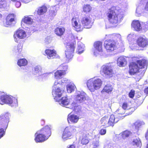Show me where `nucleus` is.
<instances>
[{
  "label": "nucleus",
  "mask_w": 148,
  "mask_h": 148,
  "mask_svg": "<svg viewBox=\"0 0 148 148\" xmlns=\"http://www.w3.org/2000/svg\"><path fill=\"white\" fill-rule=\"evenodd\" d=\"M107 15L109 22L114 26L121 21L123 16L121 10L118 7L114 6L108 10Z\"/></svg>",
  "instance_id": "f257e3e1"
},
{
  "label": "nucleus",
  "mask_w": 148,
  "mask_h": 148,
  "mask_svg": "<svg viewBox=\"0 0 148 148\" xmlns=\"http://www.w3.org/2000/svg\"><path fill=\"white\" fill-rule=\"evenodd\" d=\"M88 142L89 141L87 136L83 137L81 140V143L83 145H86Z\"/></svg>",
  "instance_id": "09e8293b"
},
{
  "label": "nucleus",
  "mask_w": 148,
  "mask_h": 148,
  "mask_svg": "<svg viewBox=\"0 0 148 148\" xmlns=\"http://www.w3.org/2000/svg\"><path fill=\"white\" fill-rule=\"evenodd\" d=\"M63 91L59 88H53L52 95L56 101H60Z\"/></svg>",
  "instance_id": "dca6fc26"
},
{
  "label": "nucleus",
  "mask_w": 148,
  "mask_h": 148,
  "mask_svg": "<svg viewBox=\"0 0 148 148\" xmlns=\"http://www.w3.org/2000/svg\"><path fill=\"white\" fill-rule=\"evenodd\" d=\"M128 105L127 104V103L126 102H124L123 103V104L122 106V108L125 111V110H126L127 109H128Z\"/></svg>",
  "instance_id": "6e6d98bb"
},
{
  "label": "nucleus",
  "mask_w": 148,
  "mask_h": 148,
  "mask_svg": "<svg viewBox=\"0 0 148 148\" xmlns=\"http://www.w3.org/2000/svg\"><path fill=\"white\" fill-rule=\"evenodd\" d=\"M6 5V0H0V8L5 7Z\"/></svg>",
  "instance_id": "8fccbe9b"
},
{
  "label": "nucleus",
  "mask_w": 148,
  "mask_h": 148,
  "mask_svg": "<svg viewBox=\"0 0 148 148\" xmlns=\"http://www.w3.org/2000/svg\"><path fill=\"white\" fill-rule=\"evenodd\" d=\"M130 47L132 50H137L138 49V47L136 46V44H130Z\"/></svg>",
  "instance_id": "864d4df0"
},
{
  "label": "nucleus",
  "mask_w": 148,
  "mask_h": 148,
  "mask_svg": "<svg viewBox=\"0 0 148 148\" xmlns=\"http://www.w3.org/2000/svg\"><path fill=\"white\" fill-rule=\"evenodd\" d=\"M79 119V117L76 115H71L69 114L68 115L67 120L69 123H76L78 121Z\"/></svg>",
  "instance_id": "393cba45"
},
{
  "label": "nucleus",
  "mask_w": 148,
  "mask_h": 148,
  "mask_svg": "<svg viewBox=\"0 0 148 148\" xmlns=\"http://www.w3.org/2000/svg\"><path fill=\"white\" fill-rule=\"evenodd\" d=\"M145 123L142 121H138L134 123V125L135 128L138 129L142 126L144 125Z\"/></svg>",
  "instance_id": "58836bf2"
},
{
  "label": "nucleus",
  "mask_w": 148,
  "mask_h": 148,
  "mask_svg": "<svg viewBox=\"0 0 148 148\" xmlns=\"http://www.w3.org/2000/svg\"><path fill=\"white\" fill-rule=\"evenodd\" d=\"M143 26V29L144 30L148 29V21L145 23H142Z\"/></svg>",
  "instance_id": "5fc2aeb1"
},
{
  "label": "nucleus",
  "mask_w": 148,
  "mask_h": 148,
  "mask_svg": "<svg viewBox=\"0 0 148 148\" xmlns=\"http://www.w3.org/2000/svg\"><path fill=\"white\" fill-rule=\"evenodd\" d=\"M142 23L143 22H140L138 20H134L132 23V26L134 29L136 31H140L142 29H143V26Z\"/></svg>",
  "instance_id": "a211bd4d"
},
{
  "label": "nucleus",
  "mask_w": 148,
  "mask_h": 148,
  "mask_svg": "<svg viewBox=\"0 0 148 148\" xmlns=\"http://www.w3.org/2000/svg\"><path fill=\"white\" fill-rule=\"evenodd\" d=\"M126 62L125 59L123 57L121 56L119 58L117 61V64L118 66H124Z\"/></svg>",
  "instance_id": "7c9ffc66"
},
{
  "label": "nucleus",
  "mask_w": 148,
  "mask_h": 148,
  "mask_svg": "<svg viewBox=\"0 0 148 148\" xmlns=\"http://www.w3.org/2000/svg\"><path fill=\"white\" fill-rule=\"evenodd\" d=\"M10 114L6 112L0 116V138L4 135L9 122Z\"/></svg>",
  "instance_id": "20e7f679"
},
{
  "label": "nucleus",
  "mask_w": 148,
  "mask_h": 148,
  "mask_svg": "<svg viewBox=\"0 0 148 148\" xmlns=\"http://www.w3.org/2000/svg\"><path fill=\"white\" fill-rule=\"evenodd\" d=\"M15 16L13 14H10L7 17L6 21L4 23V26L8 27L11 25L14 21Z\"/></svg>",
  "instance_id": "412c9836"
},
{
  "label": "nucleus",
  "mask_w": 148,
  "mask_h": 148,
  "mask_svg": "<svg viewBox=\"0 0 148 148\" xmlns=\"http://www.w3.org/2000/svg\"><path fill=\"white\" fill-rule=\"evenodd\" d=\"M26 36L27 34L25 31L20 29L17 30L14 35V40L16 42H18L19 39H24Z\"/></svg>",
  "instance_id": "9b49d317"
},
{
  "label": "nucleus",
  "mask_w": 148,
  "mask_h": 148,
  "mask_svg": "<svg viewBox=\"0 0 148 148\" xmlns=\"http://www.w3.org/2000/svg\"><path fill=\"white\" fill-rule=\"evenodd\" d=\"M106 129H101L99 132V133L101 135H104L106 134Z\"/></svg>",
  "instance_id": "13d9d810"
},
{
  "label": "nucleus",
  "mask_w": 148,
  "mask_h": 148,
  "mask_svg": "<svg viewBox=\"0 0 148 148\" xmlns=\"http://www.w3.org/2000/svg\"><path fill=\"white\" fill-rule=\"evenodd\" d=\"M101 71L107 77H110L113 76V70L109 64L103 65L101 67Z\"/></svg>",
  "instance_id": "9d476101"
},
{
  "label": "nucleus",
  "mask_w": 148,
  "mask_h": 148,
  "mask_svg": "<svg viewBox=\"0 0 148 148\" xmlns=\"http://www.w3.org/2000/svg\"><path fill=\"white\" fill-rule=\"evenodd\" d=\"M125 113V111L122 108H119L116 112L115 114H117V115H116V116H121V119H123V118L124 116H122V115L124 114Z\"/></svg>",
  "instance_id": "a19ab883"
},
{
  "label": "nucleus",
  "mask_w": 148,
  "mask_h": 148,
  "mask_svg": "<svg viewBox=\"0 0 148 148\" xmlns=\"http://www.w3.org/2000/svg\"><path fill=\"white\" fill-rule=\"evenodd\" d=\"M71 23L73 27L77 31H81L83 29V27L81 24L78 18L73 17L71 20Z\"/></svg>",
  "instance_id": "2eb2a0df"
},
{
  "label": "nucleus",
  "mask_w": 148,
  "mask_h": 148,
  "mask_svg": "<svg viewBox=\"0 0 148 148\" xmlns=\"http://www.w3.org/2000/svg\"><path fill=\"white\" fill-rule=\"evenodd\" d=\"M116 43L113 40H106L104 42V47L109 52L113 51L116 48Z\"/></svg>",
  "instance_id": "ddd939ff"
},
{
  "label": "nucleus",
  "mask_w": 148,
  "mask_h": 148,
  "mask_svg": "<svg viewBox=\"0 0 148 148\" xmlns=\"http://www.w3.org/2000/svg\"><path fill=\"white\" fill-rule=\"evenodd\" d=\"M22 1L25 3H28L30 0H21Z\"/></svg>",
  "instance_id": "0e129e2a"
},
{
  "label": "nucleus",
  "mask_w": 148,
  "mask_h": 148,
  "mask_svg": "<svg viewBox=\"0 0 148 148\" xmlns=\"http://www.w3.org/2000/svg\"><path fill=\"white\" fill-rule=\"evenodd\" d=\"M145 93L146 94H148V87L146 88L144 90Z\"/></svg>",
  "instance_id": "69168bd1"
},
{
  "label": "nucleus",
  "mask_w": 148,
  "mask_h": 148,
  "mask_svg": "<svg viewBox=\"0 0 148 148\" xmlns=\"http://www.w3.org/2000/svg\"><path fill=\"white\" fill-rule=\"evenodd\" d=\"M67 148H75V146L74 144H72L68 145Z\"/></svg>",
  "instance_id": "052dcab7"
},
{
  "label": "nucleus",
  "mask_w": 148,
  "mask_h": 148,
  "mask_svg": "<svg viewBox=\"0 0 148 148\" xmlns=\"http://www.w3.org/2000/svg\"><path fill=\"white\" fill-rule=\"evenodd\" d=\"M136 37V35L133 33H131L127 36V39L129 41H131L134 39Z\"/></svg>",
  "instance_id": "c03bdc74"
},
{
  "label": "nucleus",
  "mask_w": 148,
  "mask_h": 148,
  "mask_svg": "<svg viewBox=\"0 0 148 148\" xmlns=\"http://www.w3.org/2000/svg\"><path fill=\"white\" fill-rule=\"evenodd\" d=\"M137 62L139 67H138L137 64L134 62L131 63L129 66V72L131 75H134L135 73L140 71L141 69L146 68L147 67L148 64L147 60L143 59L141 60H137Z\"/></svg>",
  "instance_id": "39448f33"
},
{
  "label": "nucleus",
  "mask_w": 148,
  "mask_h": 148,
  "mask_svg": "<svg viewBox=\"0 0 148 148\" xmlns=\"http://www.w3.org/2000/svg\"><path fill=\"white\" fill-rule=\"evenodd\" d=\"M135 92L134 90H132L129 93V97L131 98H132L134 97Z\"/></svg>",
  "instance_id": "4d7b16f0"
},
{
  "label": "nucleus",
  "mask_w": 148,
  "mask_h": 148,
  "mask_svg": "<svg viewBox=\"0 0 148 148\" xmlns=\"http://www.w3.org/2000/svg\"><path fill=\"white\" fill-rule=\"evenodd\" d=\"M22 22L28 25H31L33 23V19L29 16L25 17L22 19Z\"/></svg>",
  "instance_id": "2f4dec72"
},
{
  "label": "nucleus",
  "mask_w": 148,
  "mask_h": 148,
  "mask_svg": "<svg viewBox=\"0 0 148 148\" xmlns=\"http://www.w3.org/2000/svg\"><path fill=\"white\" fill-rule=\"evenodd\" d=\"M145 73V70H141L135 73L134 78L136 81H139L142 78Z\"/></svg>",
  "instance_id": "cd10ccee"
},
{
  "label": "nucleus",
  "mask_w": 148,
  "mask_h": 148,
  "mask_svg": "<svg viewBox=\"0 0 148 148\" xmlns=\"http://www.w3.org/2000/svg\"><path fill=\"white\" fill-rule=\"evenodd\" d=\"M121 119V117L120 116H115L114 115H111L109 119H108L110 126H113L115 124L117 123L119 120Z\"/></svg>",
  "instance_id": "aec40b11"
},
{
  "label": "nucleus",
  "mask_w": 148,
  "mask_h": 148,
  "mask_svg": "<svg viewBox=\"0 0 148 148\" xmlns=\"http://www.w3.org/2000/svg\"><path fill=\"white\" fill-rule=\"evenodd\" d=\"M112 90V88L110 85L108 84L104 88L101 92H106L108 93L110 92Z\"/></svg>",
  "instance_id": "e433bc0d"
},
{
  "label": "nucleus",
  "mask_w": 148,
  "mask_h": 148,
  "mask_svg": "<svg viewBox=\"0 0 148 148\" xmlns=\"http://www.w3.org/2000/svg\"><path fill=\"white\" fill-rule=\"evenodd\" d=\"M131 144L138 148H140L142 146V143L140 138H134L132 140Z\"/></svg>",
  "instance_id": "a878e982"
},
{
  "label": "nucleus",
  "mask_w": 148,
  "mask_h": 148,
  "mask_svg": "<svg viewBox=\"0 0 148 148\" xmlns=\"http://www.w3.org/2000/svg\"><path fill=\"white\" fill-rule=\"evenodd\" d=\"M130 109H131L132 110H135V109H134V108H130Z\"/></svg>",
  "instance_id": "774afa93"
},
{
  "label": "nucleus",
  "mask_w": 148,
  "mask_h": 148,
  "mask_svg": "<svg viewBox=\"0 0 148 148\" xmlns=\"http://www.w3.org/2000/svg\"><path fill=\"white\" fill-rule=\"evenodd\" d=\"M21 5V2L19 1H17L15 4V6L17 8H19Z\"/></svg>",
  "instance_id": "bf43d9fd"
},
{
  "label": "nucleus",
  "mask_w": 148,
  "mask_h": 148,
  "mask_svg": "<svg viewBox=\"0 0 148 148\" xmlns=\"http://www.w3.org/2000/svg\"><path fill=\"white\" fill-rule=\"evenodd\" d=\"M76 94L75 99L77 103H75L78 105L77 103L83 102L86 100L87 95L84 92L78 91Z\"/></svg>",
  "instance_id": "f3484780"
},
{
  "label": "nucleus",
  "mask_w": 148,
  "mask_h": 148,
  "mask_svg": "<svg viewBox=\"0 0 148 148\" xmlns=\"http://www.w3.org/2000/svg\"><path fill=\"white\" fill-rule=\"evenodd\" d=\"M145 11L148 12V2L146 4L145 8Z\"/></svg>",
  "instance_id": "680f3d73"
},
{
  "label": "nucleus",
  "mask_w": 148,
  "mask_h": 148,
  "mask_svg": "<svg viewBox=\"0 0 148 148\" xmlns=\"http://www.w3.org/2000/svg\"><path fill=\"white\" fill-rule=\"evenodd\" d=\"M22 46L21 44H19L17 46L14 47L13 51L16 53H20L22 50Z\"/></svg>",
  "instance_id": "ea45409f"
},
{
  "label": "nucleus",
  "mask_w": 148,
  "mask_h": 148,
  "mask_svg": "<svg viewBox=\"0 0 148 148\" xmlns=\"http://www.w3.org/2000/svg\"><path fill=\"white\" fill-rule=\"evenodd\" d=\"M76 88L74 84L72 82H70L66 86V88L67 92L71 93L73 92Z\"/></svg>",
  "instance_id": "c85d7f7f"
},
{
  "label": "nucleus",
  "mask_w": 148,
  "mask_h": 148,
  "mask_svg": "<svg viewBox=\"0 0 148 148\" xmlns=\"http://www.w3.org/2000/svg\"><path fill=\"white\" fill-rule=\"evenodd\" d=\"M61 82L62 83H69L70 82V80L67 79L66 78H63L61 79L60 80Z\"/></svg>",
  "instance_id": "603ef678"
},
{
  "label": "nucleus",
  "mask_w": 148,
  "mask_h": 148,
  "mask_svg": "<svg viewBox=\"0 0 148 148\" xmlns=\"http://www.w3.org/2000/svg\"><path fill=\"white\" fill-rule=\"evenodd\" d=\"M85 50V46L84 45L82 42H78L77 43L76 53L80 55L84 52Z\"/></svg>",
  "instance_id": "b1692460"
},
{
  "label": "nucleus",
  "mask_w": 148,
  "mask_h": 148,
  "mask_svg": "<svg viewBox=\"0 0 148 148\" xmlns=\"http://www.w3.org/2000/svg\"><path fill=\"white\" fill-rule=\"evenodd\" d=\"M82 23L85 28H90L92 26L93 22L89 16H86L83 17L81 20Z\"/></svg>",
  "instance_id": "4468645a"
},
{
  "label": "nucleus",
  "mask_w": 148,
  "mask_h": 148,
  "mask_svg": "<svg viewBox=\"0 0 148 148\" xmlns=\"http://www.w3.org/2000/svg\"><path fill=\"white\" fill-rule=\"evenodd\" d=\"M4 104H8L12 107L17 106V99L11 96L5 94L4 92L0 91V104L3 105Z\"/></svg>",
  "instance_id": "7ed1b4c3"
},
{
  "label": "nucleus",
  "mask_w": 148,
  "mask_h": 148,
  "mask_svg": "<svg viewBox=\"0 0 148 148\" xmlns=\"http://www.w3.org/2000/svg\"><path fill=\"white\" fill-rule=\"evenodd\" d=\"M47 11V8L45 6H42L38 10L37 13L39 15L44 14Z\"/></svg>",
  "instance_id": "4c0bfd02"
},
{
  "label": "nucleus",
  "mask_w": 148,
  "mask_h": 148,
  "mask_svg": "<svg viewBox=\"0 0 148 148\" xmlns=\"http://www.w3.org/2000/svg\"><path fill=\"white\" fill-rule=\"evenodd\" d=\"M60 104L62 106L66 107V108L73 109L76 112H79L80 110L81 107L75 102L72 103L71 104H69L70 100L68 99L67 97H62L60 100Z\"/></svg>",
  "instance_id": "0eeeda50"
},
{
  "label": "nucleus",
  "mask_w": 148,
  "mask_h": 148,
  "mask_svg": "<svg viewBox=\"0 0 148 148\" xmlns=\"http://www.w3.org/2000/svg\"><path fill=\"white\" fill-rule=\"evenodd\" d=\"M111 35H106V38H110V36H111Z\"/></svg>",
  "instance_id": "338daca9"
},
{
  "label": "nucleus",
  "mask_w": 148,
  "mask_h": 148,
  "mask_svg": "<svg viewBox=\"0 0 148 148\" xmlns=\"http://www.w3.org/2000/svg\"><path fill=\"white\" fill-rule=\"evenodd\" d=\"M65 30L64 27H57L55 30V33L58 35L60 36L62 35Z\"/></svg>",
  "instance_id": "473e14b6"
},
{
  "label": "nucleus",
  "mask_w": 148,
  "mask_h": 148,
  "mask_svg": "<svg viewBox=\"0 0 148 148\" xmlns=\"http://www.w3.org/2000/svg\"><path fill=\"white\" fill-rule=\"evenodd\" d=\"M142 8L140 6L138 7L136 9L135 15L137 16H140L142 15Z\"/></svg>",
  "instance_id": "37998d69"
},
{
  "label": "nucleus",
  "mask_w": 148,
  "mask_h": 148,
  "mask_svg": "<svg viewBox=\"0 0 148 148\" xmlns=\"http://www.w3.org/2000/svg\"><path fill=\"white\" fill-rule=\"evenodd\" d=\"M137 43L139 46L144 48L148 45V39L140 37L137 40Z\"/></svg>",
  "instance_id": "6ab92c4d"
},
{
  "label": "nucleus",
  "mask_w": 148,
  "mask_h": 148,
  "mask_svg": "<svg viewBox=\"0 0 148 148\" xmlns=\"http://www.w3.org/2000/svg\"><path fill=\"white\" fill-rule=\"evenodd\" d=\"M145 138L146 140L148 141V129H147L145 134Z\"/></svg>",
  "instance_id": "e2e57ef3"
},
{
  "label": "nucleus",
  "mask_w": 148,
  "mask_h": 148,
  "mask_svg": "<svg viewBox=\"0 0 148 148\" xmlns=\"http://www.w3.org/2000/svg\"><path fill=\"white\" fill-rule=\"evenodd\" d=\"M76 132V127L74 126H68L65 128L62 136L64 141L71 138L72 135Z\"/></svg>",
  "instance_id": "6e6552de"
},
{
  "label": "nucleus",
  "mask_w": 148,
  "mask_h": 148,
  "mask_svg": "<svg viewBox=\"0 0 148 148\" xmlns=\"http://www.w3.org/2000/svg\"><path fill=\"white\" fill-rule=\"evenodd\" d=\"M60 68L61 69L62 71H64L65 73V75L66 74V71L68 69V66L67 65L63 64L60 65Z\"/></svg>",
  "instance_id": "49530a36"
},
{
  "label": "nucleus",
  "mask_w": 148,
  "mask_h": 148,
  "mask_svg": "<svg viewBox=\"0 0 148 148\" xmlns=\"http://www.w3.org/2000/svg\"><path fill=\"white\" fill-rule=\"evenodd\" d=\"M55 6H52L50 8V15L52 17H54L56 14L57 10L55 8Z\"/></svg>",
  "instance_id": "79ce46f5"
},
{
  "label": "nucleus",
  "mask_w": 148,
  "mask_h": 148,
  "mask_svg": "<svg viewBox=\"0 0 148 148\" xmlns=\"http://www.w3.org/2000/svg\"><path fill=\"white\" fill-rule=\"evenodd\" d=\"M99 146V140H94L91 145V147L92 148H97Z\"/></svg>",
  "instance_id": "de8ad7c7"
},
{
  "label": "nucleus",
  "mask_w": 148,
  "mask_h": 148,
  "mask_svg": "<svg viewBox=\"0 0 148 148\" xmlns=\"http://www.w3.org/2000/svg\"><path fill=\"white\" fill-rule=\"evenodd\" d=\"M51 134V126H46L35 133L34 140L36 143L42 142L47 140Z\"/></svg>",
  "instance_id": "f03ea898"
},
{
  "label": "nucleus",
  "mask_w": 148,
  "mask_h": 148,
  "mask_svg": "<svg viewBox=\"0 0 148 148\" xmlns=\"http://www.w3.org/2000/svg\"><path fill=\"white\" fill-rule=\"evenodd\" d=\"M101 124V126L107 127L110 126L108 117L105 116L101 119L100 120Z\"/></svg>",
  "instance_id": "c756f323"
},
{
  "label": "nucleus",
  "mask_w": 148,
  "mask_h": 148,
  "mask_svg": "<svg viewBox=\"0 0 148 148\" xmlns=\"http://www.w3.org/2000/svg\"><path fill=\"white\" fill-rule=\"evenodd\" d=\"M94 48L92 49L93 54L97 56L102 51V43L100 41H97L94 43Z\"/></svg>",
  "instance_id": "f8f14e48"
},
{
  "label": "nucleus",
  "mask_w": 148,
  "mask_h": 148,
  "mask_svg": "<svg viewBox=\"0 0 148 148\" xmlns=\"http://www.w3.org/2000/svg\"><path fill=\"white\" fill-rule=\"evenodd\" d=\"M45 52L49 59L53 58L57 56L56 52L54 49H46L45 50Z\"/></svg>",
  "instance_id": "5701e85b"
},
{
  "label": "nucleus",
  "mask_w": 148,
  "mask_h": 148,
  "mask_svg": "<svg viewBox=\"0 0 148 148\" xmlns=\"http://www.w3.org/2000/svg\"><path fill=\"white\" fill-rule=\"evenodd\" d=\"M27 64V61L25 59H21L18 60L17 62L18 65L20 66H25Z\"/></svg>",
  "instance_id": "c9c22d12"
},
{
  "label": "nucleus",
  "mask_w": 148,
  "mask_h": 148,
  "mask_svg": "<svg viewBox=\"0 0 148 148\" xmlns=\"http://www.w3.org/2000/svg\"><path fill=\"white\" fill-rule=\"evenodd\" d=\"M42 71V69L40 66H36L35 68L34 73V75H38L41 77L46 76L50 74V73H43Z\"/></svg>",
  "instance_id": "4be33fe9"
},
{
  "label": "nucleus",
  "mask_w": 148,
  "mask_h": 148,
  "mask_svg": "<svg viewBox=\"0 0 148 148\" xmlns=\"http://www.w3.org/2000/svg\"><path fill=\"white\" fill-rule=\"evenodd\" d=\"M57 79V80L55 81L54 84L53 86V88H57L59 87V86L61 85V81Z\"/></svg>",
  "instance_id": "a18cd8bd"
},
{
  "label": "nucleus",
  "mask_w": 148,
  "mask_h": 148,
  "mask_svg": "<svg viewBox=\"0 0 148 148\" xmlns=\"http://www.w3.org/2000/svg\"><path fill=\"white\" fill-rule=\"evenodd\" d=\"M92 9V7L88 4H84L83 7V11L86 13L90 12Z\"/></svg>",
  "instance_id": "72a5a7b5"
},
{
  "label": "nucleus",
  "mask_w": 148,
  "mask_h": 148,
  "mask_svg": "<svg viewBox=\"0 0 148 148\" xmlns=\"http://www.w3.org/2000/svg\"><path fill=\"white\" fill-rule=\"evenodd\" d=\"M121 136L123 139H125L132 135V132L128 130H126L121 134Z\"/></svg>",
  "instance_id": "f704fd0d"
},
{
  "label": "nucleus",
  "mask_w": 148,
  "mask_h": 148,
  "mask_svg": "<svg viewBox=\"0 0 148 148\" xmlns=\"http://www.w3.org/2000/svg\"><path fill=\"white\" fill-rule=\"evenodd\" d=\"M65 75L64 71H62L61 70H58L54 72V77L56 79H60L63 76Z\"/></svg>",
  "instance_id": "bb28decb"
},
{
  "label": "nucleus",
  "mask_w": 148,
  "mask_h": 148,
  "mask_svg": "<svg viewBox=\"0 0 148 148\" xmlns=\"http://www.w3.org/2000/svg\"><path fill=\"white\" fill-rule=\"evenodd\" d=\"M30 30L32 32H35L37 31L38 30V27H37V25H33L31 26L30 27Z\"/></svg>",
  "instance_id": "3c124183"
},
{
  "label": "nucleus",
  "mask_w": 148,
  "mask_h": 148,
  "mask_svg": "<svg viewBox=\"0 0 148 148\" xmlns=\"http://www.w3.org/2000/svg\"><path fill=\"white\" fill-rule=\"evenodd\" d=\"M86 84L89 90L91 92H93L101 87L102 82L100 79L94 77L88 80Z\"/></svg>",
  "instance_id": "423d86ee"
},
{
  "label": "nucleus",
  "mask_w": 148,
  "mask_h": 148,
  "mask_svg": "<svg viewBox=\"0 0 148 148\" xmlns=\"http://www.w3.org/2000/svg\"><path fill=\"white\" fill-rule=\"evenodd\" d=\"M75 48L74 44L73 43H68L65 51L66 62H68L73 57Z\"/></svg>",
  "instance_id": "1a4fd4ad"
}]
</instances>
